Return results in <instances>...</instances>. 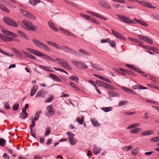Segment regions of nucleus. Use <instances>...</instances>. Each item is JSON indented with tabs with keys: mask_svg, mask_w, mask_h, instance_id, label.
<instances>
[{
	"mask_svg": "<svg viewBox=\"0 0 159 159\" xmlns=\"http://www.w3.org/2000/svg\"><path fill=\"white\" fill-rule=\"evenodd\" d=\"M20 25L24 29L30 31H35L37 27L31 22L26 20H24L22 23H20Z\"/></svg>",
	"mask_w": 159,
	"mask_h": 159,
	"instance_id": "1",
	"label": "nucleus"
},
{
	"mask_svg": "<svg viewBox=\"0 0 159 159\" xmlns=\"http://www.w3.org/2000/svg\"><path fill=\"white\" fill-rule=\"evenodd\" d=\"M33 41L37 47L47 51H50V48L47 45L39 40L34 39H33Z\"/></svg>",
	"mask_w": 159,
	"mask_h": 159,
	"instance_id": "2",
	"label": "nucleus"
},
{
	"mask_svg": "<svg viewBox=\"0 0 159 159\" xmlns=\"http://www.w3.org/2000/svg\"><path fill=\"white\" fill-rule=\"evenodd\" d=\"M71 62L77 68L80 69H85L87 68V66L84 62L81 61H77L75 60H71Z\"/></svg>",
	"mask_w": 159,
	"mask_h": 159,
	"instance_id": "3",
	"label": "nucleus"
},
{
	"mask_svg": "<svg viewBox=\"0 0 159 159\" xmlns=\"http://www.w3.org/2000/svg\"><path fill=\"white\" fill-rule=\"evenodd\" d=\"M4 22L8 25L14 27H17L18 25L16 24V22L10 18L7 17H4L3 18Z\"/></svg>",
	"mask_w": 159,
	"mask_h": 159,
	"instance_id": "4",
	"label": "nucleus"
},
{
	"mask_svg": "<svg viewBox=\"0 0 159 159\" xmlns=\"http://www.w3.org/2000/svg\"><path fill=\"white\" fill-rule=\"evenodd\" d=\"M116 16H117L118 19L123 22L129 24L133 23V21L132 20H129L128 18H127L123 15L116 14Z\"/></svg>",
	"mask_w": 159,
	"mask_h": 159,
	"instance_id": "5",
	"label": "nucleus"
},
{
	"mask_svg": "<svg viewBox=\"0 0 159 159\" xmlns=\"http://www.w3.org/2000/svg\"><path fill=\"white\" fill-rule=\"evenodd\" d=\"M53 107L52 105L48 106L47 107V111L46 115L48 117L52 116L54 115L55 111L52 110Z\"/></svg>",
	"mask_w": 159,
	"mask_h": 159,
	"instance_id": "6",
	"label": "nucleus"
},
{
	"mask_svg": "<svg viewBox=\"0 0 159 159\" xmlns=\"http://www.w3.org/2000/svg\"><path fill=\"white\" fill-rule=\"evenodd\" d=\"M87 12L88 13H89L94 16H96L97 17L100 19H101L102 20H106L107 19V18H106L103 15L99 14H98V13L94 12H92L90 11H87Z\"/></svg>",
	"mask_w": 159,
	"mask_h": 159,
	"instance_id": "7",
	"label": "nucleus"
},
{
	"mask_svg": "<svg viewBox=\"0 0 159 159\" xmlns=\"http://www.w3.org/2000/svg\"><path fill=\"white\" fill-rule=\"evenodd\" d=\"M111 30L113 34L116 38L122 39L124 40H126V39L119 33L115 31L113 29H112Z\"/></svg>",
	"mask_w": 159,
	"mask_h": 159,
	"instance_id": "8",
	"label": "nucleus"
},
{
	"mask_svg": "<svg viewBox=\"0 0 159 159\" xmlns=\"http://www.w3.org/2000/svg\"><path fill=\"white\" fill-rule=\"evenodd\" d=\"M138 37L140 39L148 42L151 44H153V41L149 38L145 36H141L140 35H138Z\"/></svg>",
	"mask_w": 159,
	"mask_h": 159,
	"instance_id": "9",
	"label": "nucleus"
},
{
	"mask_svg": "<svg viewBox=\"0 0 159 159\" xmlns=\"http://www.w3.org/2000/svg\"><path fill=\"white\" fill-rule=\"evenodd\" d=\"M61 49L63 50L65 52L67 53L71 54L72 52H74L73 49L63 45L61 46Z\"/></svg>",
	"mask_w": 159,
	"mask_h": 159,
	"instance_id": "10",
	"label": "nucleus"
},
{
	"mask_svg": "<svg viewBox=\"0 0 159 159\" xmlns=\"http://www.w3.org/2000/svg\"><path fill=\"white\" fill-rule=\"evenodd\" d=\"M2 32L4 34L7 35L17 37L18 35L16 34H14L12 32L7 30L6 29H2Z\"/></svg>",
	"mask_w": 159,
	"mask_h": 159,
	"instance_id": "11",
	"label": "nucleus"
},
{
	"mask_svg": "<svg viewBox=\"0 0 159 159\" xmlns=\"http://www.w3.org/2000/svg\"><path fill=\"white\" fill-rule=\"evenodd\" d=\"M46 93V92L43 89L41 90L37 93L35 97L37 98V97H39L44 98Z\"/></svg>",
	"mask_w": 159,
	"mask_h": 159,
	"instance_id": "12",
	"label": "nucleus"
},
{
	"mask_svg": "<svg viewBox=\"0 0 159 159\" xmlns=\"http://www.w3.org/2000/svg\"><path fill=\"white\" fill-rule=\"evenodd\" d=\"M29 52H30L32 54H33L35 55H36L38 56H39L41 52L37 51L36 50H34L33 49H31L30 48H27L26 49Z\"/></svg>",
	"mask_w": 159,
	"mask_h": 159,
	"instance_id": "13",
	"label": "nucleus"
},
{
	"mask_svg": "<svg viewBox=\"0 0 159 159\" xmlns=\"http://www.w3.org/2000/svg\"><path fill=\"white\" fill-rule=\"evenodd\" d=\"M108 95L111 97H119L120 95L117 93L113 91H108Z\"/></svg>",
	"mask_w": 159,
	"mask_h": 159,
	"instance_id": "14",
	"label": "nucleus"
},
{
	"mask_svg": "<svg viewBox=\"0 0 159 159\" xmlns=\"http://www.w3.org/2000/svg\"><path fill=\"white\" fill-rule=\"evenodd\" d=\"M100 4L102 7L107 9H111V7L109 5L108 3L105 1H101L99 2Z\"/></svg>",
	"mask_w": 159,
	"mask_h": 159,
	"instance_id": "15",
	"label": "nucleus"
},
{
	"mask_svg": "<svg viewBox=\"0 0 159 159\" xmlns=\"http://www.w3.org/2000/svg\"><path fill=\"white\" fill-rule=\"evenodd\" d=\"M121 88L124 91L128 93L136 95L135 93L133 90L130 89L123 86H122Z\"/></svg>",
	"mask_w": 159,
	"mask_h": 159,
	"instance_id": "16",
	"label": "nucleus"
},
{
	"mask_svg": "<svg viewBox=\"0 0 159 159\" xmlns=\"http://www.w3.org/2000/svg\"><path fill=\"white\" fill-rule=\"evenodd\" d=\"M142 131V129L140 128H135V129H131L130 131V133L137 134L138 133Z\"/></svg>",
	"mask_w": 159,
	"mask_h": 159,
	"instance_id": "17",
	"label": "nucleus"
},
{
	"mask_svg": "<svg viewBox=\"0 0 159 159\" xmlns=\"http://www.w3.org/2000/svg\"><path fill=\"white\" fill-rule=\"evenodd\" d=\"M48 24L50 27L53 30L58 31V29L54 25L53 23L51 21H49L48 22Z\"/></svg>",
	"mask_w": 159,
	"mask_h": 159,
	"instance_id": "18",
	"label": "nucleus"
},
{
	"mask_svg": "<svg viewBox=\"0 0 159 159\" xmlns=\"http://www.w3.org/2000/svg\"><path fill=\"white\" fill-rule=\"evenodd\" d=\"M154 134L153 131L152 130H146L142 132L141 134L143 136L149 135Z\"/></svg>",
	"mask_w": 159,
	"mask_h": 159,
	"instance_id": "19",
	"label": "nucleus"
},
{
	"mask_svg": "<svg viewBox=\"0 0 159 159\" xmlns=\"http://www.w3.org/2000/svg\"><path fill=\"white\" fill-rule=\"evenodd\" d=\"M144 48L147 49L152 50L154 51L155 52L158 53L157 52L158 51V50L157 48L155 47L147 46H145Z\"/></svg>",
	"mask_w": 159,
	"mask_h": 159,
	"instance_id": "20",
	"label": "nucleus"
},
{
	"mask_svg": "<svg viewBox=\"0 0 159 159\" xmlns=\"http://www.w3.org/2000/svg\"><path fill=\"white\" fill-rule=\"evenodd\" d=\"M121 70L126 72L128 74L131 75H133L134 74V73L133 72L128 70H125L121 68H120L116 70V71L118 72H120Z\"/></svg>",
	"mask_w": 159,
	"mask_h": 159,
	"instance_id": "21",
	"label": "nucleus"
},
{
	"mask_svg": "<svg viewBox=\"0 0 159 159\" xmlns=\"http://www.w3.org/2000/svg\"><path fill=\"white\" fill-rule=\"evenodd\" d=\"M134 20L137 22L138 23H139V24L142 25L144 26H147L148 25L147 23L142 21L141 20H139L138 19L135 18L134 19Z\"/></svg>",
	"mask_w": 159,
	"mask_h": 159,
	"instance_id": "22",
	"label": "nucleus"
},
{
	"mask_svg": "<svg viewBox=\"0 0 159 159\" xmlns=\"http://www.w3.org/2000/svg\"><path fill=\"white\" fill-rule=\"evenodd\" d=\"M49 76L53 80H55L61 82V80L56 75L53 74H50L49 75Z\"/></svg>",
	"mask_w": 159,
	"mask_h": 159,
	"instance_id": "23",
	"label": "nucleus"
},
{
	"mask_svg": "<svg viewBox=\"0 0 159 159\" xmlns=\"http://www.w3.org/2000/svg\"><path fill=\"white\" fill-rule=\"evenodd\" d=\"M37 86L34 85L33 86V88L31 89V92L30 93V96H32L35 94L37 91Z\"/></svg>",
	"mask_w": 159,
	"mask_h": 159,
	"instance_id": "24",
	"label": "nucleus"
},
{
	"mask_svg": "<svg viewBox=\"0 0 159 159\" xmlns=\"http://www.w3.org/2000/svg\"><path fill=\"white\" fill-rule=\"evenodd\" d=\"M61 65L64 67L66 68L69 70H71L72 69V68L68 64V62L66 61H65V62L63 63H62Z\"/></svg>",
	"mask_w": 159,
	"mask_h": 159,
	"instance_id": "25",
	"label": "nucleus"
},
{
	"mask_svg": "<svg viewBox=\"0 0 159 159\" xmlns=\"http://www.w3.org/2000/svg\"><path fill=\"white\" fill-rule=\"evenodd\" d=\"M29 2L30 4L35 6L40 2L41 1L39 0H29Z\"/></svg>",
	"mask_w": 159,
	"mask_h": 159,
	"instance_id": "26",
	"label": "nucleus"
},
{
	"mask_svg": "<svg viewBox=\"0 0 159 159\" xmlns=\"http://www.w3.org/2000/svg\"><path fill=\"white\" fill-rule=\"evenodd\" d=\"M84 119V116H82L81 117V118L80 119L79 117H77L76 119V122L79 123L80 125H82L83 123Z\"/></svg>",
	"mask_w": 159,
	"mask_h": 159,
	"instance_id": "27",
	"label": "nucleus"
},
{
	"mask_svg": "<svg viewBox=\"0 0 159 159\" xmlns=\"http://www.w3.org/2000/svg\"><path fill=\"white\" fill-rule=\"evenodd\" d=\"M101 148H98L96 146L94 145L93 148V152L94 154H97L100 152Z\"/></svg>",
	"mask_w": 159,
	"mask_h": 159,
	"instance_id": "28",
	"label": "nucleus"
},
{
	"mask_svg": "<svg viewBox=\"0 0 159 159\" xmlns=\"http://www.w3.org/2000/svg\"><path fill=\"white\" fill-rule=\"evenodd\" d=\"M91 122L94 126H98L100 125L99 124L96 119L92 118L91 120Z\"/></svg>",
	"mask_w": 159,
	"mask_h": 159,
	"instance_id": "29",
	"label": "nucleus"
},
{
	"mask_svg": "<svg viewBox=\"0 0 159 159\" xmlns=\"http://www.w3.org/2000/svg\"><path fill=\"white\" fill-rule=\"evenodd\" d=\"M79 51L82 54L85 56H90V54L89 52H88L83 49H80L79 50Z\"/></svg>",
	"mask_w": 159,
	"mask_h": 159,
	"instance_id": "30",
	"label": "nucleus"
},
{
	"mask_svg": "<svg viewBox=\"0 0 159 159\" xmlns=\"http://www.w3.org/2000/svg\"><path fill=\"white\" fill-rule=\"evenodd\" d=\"M28 116V114L27 112L23 111L20 115V117L21 118L25 119Z\"/></svg>",
	"mask_w": 159,
	"mask_h": 159,
	"instance_id": "31",
	"label": "nucleus"
},
{
	"mask_svg": "<svg viewBox=\"0 0 159 159\" xmlns=\"http://www.w3.org/2000/svg\"><path fill=\"white\" fill-rule=\"evenodd\" d=\"M0 8L4 11L8 13L9 12V10L4 5H2L1 3H0Z\"/></svg>",
	"mask_w": 159,
	"mask_h": 159,
	"instance_id": "32",
	"label": "nucleus"
},
{
	"mask_svg": "<svg viewBox=\"0 0 159 159\" xmlns=\"http://www.w3.org/2000/svg\"><path fill=\"white\" fill-rule=\"evenodd\" d=\"M41 113V111L40 110L36 112L35 114V116L34 117V120H35L36 121L38 120L40 116L39 115Z\"/></svg>",
	"mask_w": 159,
	"mask_h": 159,
	"instance_id": "33",
	"label": "nucleus"
},
{
	"mask_svg": "<svg viewBox=\"0 0 159 159\" xmlns=\"http://www.w3.org/2000/svg\"><path fill=\"white\" fill-rule=\"evenodd\" d=\"M105 88L111 90H114L116 89V88L114 86L108 84L107 83V85H105Z\"/></svg>",
	"mask_w": 159,
	"mask_h": 159,
	"instance_id": "34",
	"label": "nucleus"
},
{
	"mask_svg": "<svg viewBox=\"0 0 159 159\" xmlns=\"http://www.w3.org/2000/svg\"><path fill=\"white\" fill-rule=\"evenodd\" d=\"M26 17L29 19H31L33 20H35L36 19V17L33 14L29 12L28 13Z\"/></svg>",
	"mask_w": 159,
	"mask_h": 159,
	"instance_id": "35",
	"label": "nucleus"
},
{
	"mask_svg": "<svg viewBox=\"0 0 159 159\" xmlns=\"http://www.w3.org/2000/svg\"><path fill=\"white\" fill-rule=\"evenodd\" d=\"M11 50L14 52L15 54H16L18 56H19V57H22V55L20 54V53L15 48H11Z\"/></svg>",
	"mask_w": 159,
	"mask_h": 159,
	"instance_id": "36",
	"label": "nucleus"
},
{
	"mask_svg": "<svg viewBox=\"0 0 159 159\" xmlns=\"http://www.w3.org/2000/svg\"><path fill=\"white\" fill-rule=\"evenodd\" d=\"M66 134L68 135V138L69 139H72L74 138V137L75 136V135L74 134L70 133V132H68L66 133Z\"/></svg>",
	"mask_w": 159,
	"mask_h": 159,
	"instance_id": "37",
	"label": "nucleus"
},
{
	"mask_svg": "<svg viewBox=\"0 0 159 159\" xmlns=\"http://www.w3.org/2000/svg\"><path fill=\"white\" fill-rule=\"evenodd\" d=\"M91 65L92 66L94 69H96V70H103L102 69H100V67L98 66L96 64H94L92 63V62L90 63Z\"/></svg>",
	"mask_w": 159,
	"mask_h": 159,
	"instance_id": "38",
	"label": "nucleus"
},
{
	"mask_svg": "<svg viewBox=\"0 0 159 159\" xmlns=\"http://www.w3.org/2000/svg\"><path fill=\"white\" fill-rule=\"evenodd\" d=\"M89 21L91 22L96 23L98 25H99V22L96 19H95L93 17H91L90 19H89Z\"/></svg>",
	"mask_w": 159,
	"mask_h": 159,
	"instance_id": "39",
	"label": "nucleus"
},
{
	"mask_svg": "<svg viewBox=\"0 0 159 159\" xmlns=\"http://www.w3.org/2000/svg\"><path fill=\"white\" fill-rule=\"evenodd\" d=\"M6 143V141L2 138L0 139V146L2 147H4L5 146Z\"/></svg>",
	"mask_w": 159,
	"mask_h": 159,
	"instance_id": "40",
	"label": "nucleus"
},
{
	"mask_svg": "<svg viewBox=\"0 0 159 159\" xmlns=\"http://www.w3.org/2000/svg\"><path fill=\"white\" fill-rule=\"evenodd\" d=\"M102 109L104 111L106 112H107L111 111L112 110V108L111 107H105L104 108L102 107Z\"/></svg>",
	"mask_w": 159,
	"mask_h": 159,
	"instance_id": "41",
	"label": "nucleus"
},
{
	"mask_svg": "<svg viewBox=\"0 0 159 159\" xmlns=\"http://www.w3.org/2000/svg\"><path fill=\"white\" fill-rule=\"evenodd\" d=\"M69 141L71 145H74L77 142L76 139L75 138L69 140Z\"/></svg>",
	"mask_w": 159,
	"mask_h": 159,
	"instance_id": "42",
	"label": "nucleus"
},
{
	"mask_svg": "<svg viewBox=\"0 0 159 159\" xmlns=\"http://www.w3.org/2000/svg\"><path fill=\"white\" fill-rule=\"evenodd\" d=\"M70 79L72 81H74L76 82H78L79 80V79L78 77H75L74 76L72 75L70 77Z\"/></svg>",
	"mask_w": 159,
	"mask_h": 159,
	"instance_id": "43",
	"label": "nucleus"
},
{
	"mask_svg": "<svg viewBox=\"0 0 159 159\" xmlns=\"http://www.w3.org/2000/svg\"><path fill=\"white\" fill-rule=\"evenodd\" d=\"M128 103L127 101L124 102L123 101H120L118 103V106L120 107L122 106L127 104Z\"/></svg>",
	"mask_w": 159,
	"mask_h": 159,
	"instance_id": "44",
	"label": "nucleus"
},
{
	"mask_svg": "<svg viewBox=\"0 0 159 159\" xmlns=\"http://www.w3.org/2000/svg\"><path fill=\"white\" fill-rule=\"evenodd\" d=\"M138 150V149L137 148H134L132 150L131 152L132 154L134 155L137 154L139 152Z\"/></svg>",
	"mask_w": 159,
	"mask_h": 159,
	"instance_id": "45",
	"label": "nucleus"
},
{
	"mask_svg": "<svg viewBox=\"0 0 159 159\" xmlns=\"http://www.w3.org/2000/svg\"><path fill=\"white\" fill-rule=\"evenodd\" d=\"M40 55L39 57L42 56V57H44V58L45 59H48V60H51V57L48 56L47 55H46L45 54H43L41 52Z\"/></svg>",
	"mask_w": 159,
	"mask_h": 159,
	"instance_id": "46",
	"label": "nucleus"
},
{
	"mask_svg": "<svg viewBox=\"0 0 159 159\" xmlns=\"http://www.w3.org/2000/svg\"><path fill=\"white\" fill-rule=\"evenodd\" d=\"M20 11L23 15L26 17L28 12L25 10L21 9H20Z\"/></svg>",
	"mask_w": 159,
	"mask_h": 159,
	"instance_id": "47",
	"label": "nucleus"
},
{
	"mask_svg": "<svg viewBox=\"0 0 159 159\" xmlns=\"http://www.w3.org/2000/svg\"><path fill=\"white\" fill-rule=\"evenodd\" d=\"M131 125L132 128H137L139 127L141 124L140 123H137L134 124H133Z\"/></svg>",
	"mask_w": 159,
	"mask_h": 159,
	"instance_id": "48",
	"label": "nucleus"
},
{
	"mask_svg": "<svg viewBox=\"0 0 159 159\" xmlns=\"http://www.w3.org/2000/svg\"><path fill=\"white\" fill-rule=\"evenodd\" d=\"M30 132L31 135L33 137H34V138H35V131L34 129H30Z\"/></svg>",
	"mask_w": 159,
	"mask_h": 159,
	"instance_id": "49",
	"label": "nucleus"
},
{
	"mask_svg": "<svg viewBox=\"0 0 159 159\" xmlns=\"http://www.w3.org/2000/svg\"><path fill=\"white\" fill-rule=\"evenodd\" d=\"M19 107V105L17 103H15L13 106L12 109L14 111H16L18 110Z\"/></svg>",
	"mask_w": 159,
	"mask_h": 159,
	"instance_id": "50",
	"label": "nucleus"
},
{
	"mask_svg": "<svg viewBox=\"0 0 159 159\" xmlns=\"http://www.w3.org/2000/svg\"><path fill=\"white\" fill-rule=\"evenodd\" d=\"M31 121L32 124L30 125V129H32V128L34 127L35 126V123L33 119Z\"/></svg>",
	"mask_w": 159,
	"mask_h": 159,
	"instance_id": "51",
	"label": "nucleus"
},
{
	"mask_svg": "<svg viewBox=\"0 0 159 159\" xmlns=\"http://www.w3.org/2000/svg\"><path fill=\"white\" fill-rule=\"evenodd\" d=\"M150 141H153L154 142H155L159 141V137H153L150 139Z\"/></svg>",
	"mask_w": 159,
	"mask_h": 159,
	"instance_id": "52",
	"label": "nucleus"
},
{
	"mask_svg": "<svg viewBox=\"0 0 159 159\" xmlns=\"http://www.w3.org/2000/svg\"><path fill=\"white\" fill-rule=\"evenodd\" d=\"M56 60L61 65V64H62V63H63L65 62V61H66L64 59L59 58H57L56 59Z\"/></svg>",
	"mask_w": 159,
	"mask_h": 159,
	"instance_id": "53",
	"label": "nucleus"
},
{
	"mask_svg": "<svg viewBox=\"0 0 159 159\" xmlns=\"http://www.w3.org/2000/svg\"><path fill=\"white\" fill-rule=\"evenodd\" d=\"M53 99V97L52 96H50L45 101L46 102H49L52 101Z\"/></svg>",
	"mask_w": 159,
	"mask_h": 159,
	"instance_id": "54",
	"label": "nucleus"
},
{
	"mask_svg": "<svg viewBox=\"0 0 159 159\" xmlns=\"http://www.w3.org/2000/svg\"><path fill=\"white\" fill-rule=\"evenodd\" d=\"M110 41V39L109 38H107L106 39H102L101 40V42L102 43H109Z\"/></svg>",
	"mask_w": 159,
	"mask_h": 159,
	"instance_id": "55",
	"label": "nucleus"
},
{
	"mask_svg": "<svg viewBox=\"0 0 159 159\" xmlns=\"http://www.w3.org/2000/svg\"><path fill=\"white\" fill-rule=\"evenodd\" d=\"M137 1L139 2L140 4L143 5V6H144L146 7L147 3V2L145 1H140L137 0Z\"/></svg>",
	"mask_w": 159,
	"mask_h": 159,
	"instance_id": "56",
	"label": "nucleus"
},
{
	"mask_svg": "<svg viewBox=\"0 0 159 159\" xmlns=\"http://www.w3.org/2000/svg\"><path fill=\"white\" fill-rule=\"evenodd\" d=\"M109 43L112 47H115L116 46V43L114 41L111 40Z\"/></svg>",
	"mask_w": 159,
	"mask_h": 159,
	"instance_id": "57",
	"label": "nucleus"
},
{
	"mask_svg": "<svg viewBox=\"0 0 159 159\" xmlns=\"http://www.w3.org/2000/svg\"><path fill=\"white\" fill-rule=\"evenodd\" d=\"M39 66L41 68L45 70H47L48 71H50V70H48V67L45 66H42V65H39Z\"/></svg>",
	"mask_w": 159,
	"mask_h": 159,
	"instance_id": "58",
	"label": "nucleus"
},
{
	"mask_svg": "<svg viewBox=\"0 0 159 159\" xmlns=\"http://www.w3.org/2000/svg\"><path fill=\"white\" fill-rule=\"evenodd\" d=\"M135 113V111L130 112L128 111L124 113V115L126 116H129L133 115Z\"/></svg>",
	"mask_w": 159,
	"mask_h": 159,
	"instance_id": "59",
	"label": "nucleus"
},
{
	"mask_svg": "<svg viewBox=\"0 0 159 159\" xmlns=\"http://www.w3.org/2000/svg\"><path fill=\"white\" fill-rule=\"evenodd\" d=\"M126 66L130 69L133 70L135 71L136 67H134L133 66L129 64H127Z\"/></svg>",
	"mask_w": 159,
	"mask_h": 159,
	"instance_id": "60",
	"label": "nucleus"
},
{
	"mask_svg": "<svg viewBox=\"0 0 159 159\" xmlns=\"http://www.w3.org/2000/svg\"><path fill=\"white\" fill-rule=\"evenodd\" d=\"M21 52H22L25 55H26V57H27V58H29V57H30V55L31 54L29 53L25 52L24 51H22Z\"/></svg>",
	"mask_w": 159,
	"mask_h": 159,
	"instance_id": "61",
	"label": "nucleus"
},
{
	"mask_svg": "<svg viewBox=\"0 0 159 159\" xmlns=\"http://www.w3.org/2000/svg\"><path fill=\"white\" fill-rule=\"evenodd\" d=\"M29 108V104H26L25 105V106L24 107V108H23L22 109V111L23 112H26L27 109V108Z\"/></svg>",
	"mask_w": 159,
	"mask_h": 159,
	"instance_id": "62",
	"label": "nucleus"
},
{
	"mask_svg": "<svg viewBox=\"0 0 159 159\" xmlns=\"http://www.w3.org/2000/svg\"><path fill=\"white\" fill-rule=\"evenodd\" d=\"M146 7L150 8H156L155 7H153L152 6V4H151L150 3L148 2H147V3Z\"/></svg>",
	"mask_w": 159,
	"mask_h": 159,
	"instance_id": "63",
	"label": "nucleus"
},
{
	"mask_svg": "<svg viewBox=\"0 0 159 159\" xmlns=\"http://www.w3.org/2000/svg\"><path fill=\"white\" fill-rule=\"evenodd\" d=\"M6 39H5L4 41H7V42H11L12 41V39L9 37L8 36H6Z\"/></svg>",
	"mask_w": 159,
	"mask_h": 159,
	"instance_id": "64",
	"label": "nucleus"
}]
</instances>
